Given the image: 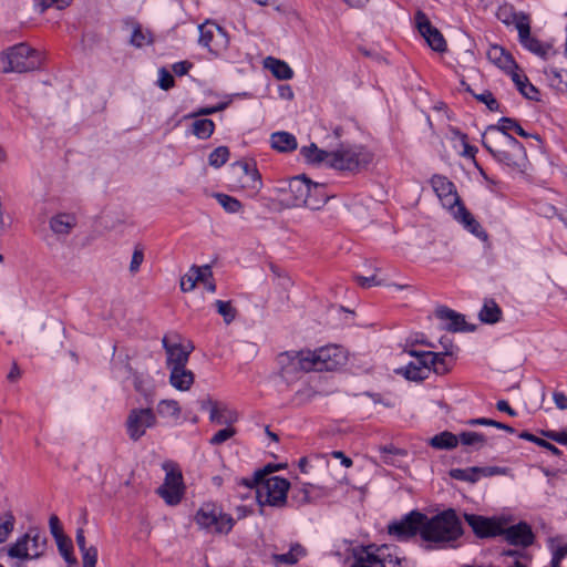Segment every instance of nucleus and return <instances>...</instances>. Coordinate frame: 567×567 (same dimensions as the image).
I'll list each match as a JSON object with an SVG mask.
<instances>
[{
  "mask_svg": "<svg viewBox=\"0 0 567 567\" xmlns=\"http://www.w3.org/2000/svg\"><path fill=\"white\" fill-rule=\"evenodd\" d=\"M270 466L256 471L252 478L243 480V484L256 488V497L260 515H268V507L282 508L287 504V493L290 483L279 476H270Z\"/></svg>",
  "mask_w": 567,
  "mask_h": 567,
  "instance_id": "nucleus-1",
  "label": "nucleus"
},
{
  "mask_svg": "<svg viewBox=\"0 0 567 567\" xmlns=\"http://www.w3.org/2000/svg\"><path fill=\"white\" fill-rule=\"evenodd\" d=\"M431 185L439 197L443 207L450 209L454 218L461 223L465 229L476 237L486 240L487 235L473 215L461 204L455 185L445 176L434 175L431 178Z\"/></svg>",
  "mask_w": 567,
  "mask_h": 567,
  "instance_id": "nucleus-2",
  "label": "nucleus"
},
{
  "mask_svg": "<svg viewBox=\"0 0 567 567\" xmlns=\"http://www.w3.org/2000/svg\"><path fill=\"white\" fill-rule=\"evenodd\" d=\"M462 535L461 522L455 511L447 509L433 517L422 520V540L426 548H442L455 542Z\"/></svg>",
  "mask_w": 567,
  "mask_h": 567,
  "instance_id": "nucleus-3",
  "label": "nucleus"
},
{
  "mask_svg": "<svg viewBox=\"0 0 567 567\" xmlns=\"http://www.w3.org/2000/svg\"><path fill=\"white\" fill-rule=\"evenodd\" d=\"M41 63V53L23 42L9 48L0 54V71L3 73L33 71L40 68Z\"/></svg>",
  "mask_w": 567,
  "mask_h": 567,
  "instance_id": "nucleus-4",
  "label": "nucleus"
},
{
  "mask_svg": "<svg viewBox=\"0 0 567 567\" xmlns=\"http://www.w3.org/2000/svg\"><path fill=\"white\" fill-rule=\"evenodd\" d=\"M498 539L511 546L525 549L535 542L532 526L524 522H515L511 515H498Z\"/></svg>",
  "mask_w": 567,
  "mask_h": 567,
  "instance_id": "nucleus-5",
  "label": "nucleus"
},
{
  "mask_svg": "<svg viewBox=\"0 0 567 567\" xmlns=\"http://www.w3.org/2000/svg\"><path fill=\"white\" fill-rule=\"evenodd\" d=\"M195 522L199 528L215 534L227 535L235 525V519L230 514L214 503L203 504L195 515Z\"/></svg>",
  "mask_w": 567,
  "mask_h": 567,
  "instance_id": "nucleus-6",
  "label": "nucleus"
},
{
  "mask_svg": "<svg viewBox=\"0 0 567 567\" xmlns=\"http://www.w3.org/2000/svg\"><path fill=\"white\" fill-rule=\"evenodd\" d=\"M402 559L390 545H369L355 556L351 567H401Z\"/></svg>",
  "mask_w": 567,
  "mask_h": 567,
  "instance_id": "nucleus-7",
  "label": "nucleus"
},
{
  "mask_svg": "<svg viewBox=\"0 0 567 567\" xmlns=\"http://www.w3.org/2000/svg\"><path fill=\"white\" fill-rule=\"evenodd\" d=\"M371 161V154L362 146H341L331 152L330 167L339 171H357Z\"/></svg>",
  "mask_w": 567,
  "mask_h": 567,
  "instance_id": "nucleus-8",
  "label": "nucleus"
},
{
  "mask_svg": "<svg viewBox=\"0 0 567 567\" xmlns=\"http://www.w3.org/2000/svg\"><path fill=\"white\" fill-rule=\"evenodd\" d=\"M498 69L508 76L516 85L517 90L527 99H533L537 93L535 86L528 81L524 71L515 62L511 53L499 48Z\"/></svg>",
  "mask_w": 567,
  "mask_h": 567,
  "instance_id": "nucleus-9",
  "label": "nucleus"
},
{
  "mask_svg": "<svg viewBox=\"0 0 567 567\" xmlns=\"http://www.w3.org/2000/svg\"><path fill=\"white\" fill-rule=\"evenodd\" d=\"M308 350L286 351L277 355V364L280 375L286 381H292L298 378L301 372L311 371Z\"/></svg>",
  "mask_w": 567,
  "mask_h": 567,
  "instance_id": "nucleus-10",
  "label": "nucleus"
},
{
  "mask_svg": "<svg viewBox=\"0 0 567 567\" xmlns=\"http://www.w3.org/2000/svg\"><path fill=\"white\" fill-rule=\"evenodd\" d=\"M311 371H333L346 362V354L339 346H326L315 351L308 350Z\"/></svg>",
  "mask_w": 567,
  "mask_h": 567,
  "instance_id": "nucleus-11",
  "label": "nucleus"
},
{
  "mask_svg": "<svg viewBox=\"0 0 567 567\" xmlns=\"http://www.w3.org/2000/svg\"><path fill=\"white\" fill-rule=\"evenodd\" d=\"M498 159L519 172L525 169L527 162L523 145L506 133L498 135Z\"/></svg>",
  "mask_w": 567,
  "mask_h": 567,
  "instance_id": "nucleus-12",
  "label": "nucleus"
},
{
  "mask_svg": "<svg viewBox=\"0 0 567 567\" xmlns=\"http://www.w3.org/2000/svg\"><path fill=\"white\" fill-rule=\"evenodd\" d=\"M155 412L150 408H135L128 412L125 427L128 437L136 442L145 435L148 429L156 425Z\"/></svg>",
  "mask_w": 567,
  "mask_h": 567,
  "instance_id": "nucleus-13",
  "label": "nucleus"
},
{
  "mask_svg": "<svg viewBox=\"0 0 567 567\" xmlns=\"http://www.w3.org/2000/svg\"><path fill=\"white\" fill-rule=\"evenodd\" d=\"M424 519L425 514L412 511L402 519L389 524L388 533L399 542L409 540L417 534L422 537V520Z\"/></svg>",
  "mask_w": 567,
  "mask_h": 567,
  "instance_id": "nucleus-14",
  "label": "nucleus"
},
{
  "mask_svg": "<svg viewBox=\"0 0 567 567\" xmlns=\"http://www.w3.org/2000/svg\"><path fill=\"white\" fill-rule=\"evenodd\" d=\"M198 43L207 48L209 52L218 54L228 47V35L217 23L206 21L198 27Z\"/></svg>",
  "mask_w": 567,
  "mask_h": 567,
  "instance_id": "nucleus-15",
  "label": "nucleus"
},
{
  "mask_svg": "<svg viewBox=\"0 0 567 567\" xmlns=\"http://www.w3.org/2000/svg\"><path fill=\"white\" fill-rule=\"evenodd\" d=\"M234 173L237 175V184L243 189L256 195L262 187L261 175L256 164L252 162L240 161L234 164Z\"/></svg>",
  "mask_w": 567,
  "mask_h": 567,
  "instance_id": "nucleus-16",
  "label": "nucleus"
},
{
  "mask_svg": "<svg viewBox=\"0 0 567 567\" xmlns=\"http://www.w3.org/2000/svg\"><path fill=\"white\" fill-rule=\"evenodd\" d=\"M414 20L417 31L429 47L436 52H444L446 50V41L440 30L432 25L426 14L419 10L415 13Z\"/></svg>",
  "mask_w": 567,
  "mask_h": 567,
  "instance_id": "nucleus-17",
  "label": "nucleus"
},
{
  "mask_svg": "<svg viewBox=\"0 0 567 567\" xmlns=\"http://www.w3.org/2000/svg\"><path fill=\"white\" fill-rule=\"evenodd\" d=\"M157 493L167 505H177L184 494L183 476L181 472H167L164 484L158 487Z\"/></svg>",
  "mask_w": 567,
  "mask_h": 567,
  "instance_id": "nucleus-18",
  "label": "nucleus"
},
{
  "mask_svg": "<svg viewBox=\"0 0 567 567\" xmlns=\"http://www.w3.org/2000/svg\"><path fill=\"white\" fill-rule=\"evenodd\" d=\"M203 410L209 412V420L216 424H233L238 420L236 411L228 408L226 404L213 401L207 398L200 402Z\"/></svg>",
  "mask_w": 567,
  "mask_h": 567,
  "instance_id": "nucleus-19",
  "label": "nucleus"
},
{
  "mask_svg": "<svg viewBox=\"0 0 567 567\" xmlns=\"http://www.w3.org/2000/svg\"><path fill=\"white\" fill-rule=\"evenodd\" d=\"M163 347L167 354V368L185 367L188 362V358L194 347L189 343L188 346H182L177 342H171L167 337H164Z\"/></svg>",
  "mask_w": 567,
  "mask_h": 567,
  "instance_id": "nucleus-20",
  "label": "nucleus"
},
{
  "mask_svg": "<svg viewBox=\"0 0 567 567\" xmlns=\"http://www.w3.org/2000/svg\"><path fill=\"white\" fill-rule=\"evenodd\" d=\"M308 178L305 176L292 177L286 189L285 202L290 207H303L307 203L306 192H308Z\"/></svg>",
  "mask_w": 567,
  "mask_h": 567,
  "instance_id": "nucleus-21",
  "label": "nucleus"
},
{
  "mask_svg": "<svg viewBox=\"0 0 567 567\" xmlns=\"http://www.w3.org/2000/svg\"><path fill=\"white\" fill-rule=\"evenodd\" d=\"M518 39L522 45L534 54L544 56L548 47L544 45L539 40L530 35L529 18H520L517 25Z\"/></svg>",
  "mask_w": 567,
  "mask_h": 567,
  "instance_id": "nucleus-22",
  "label": "nucleus"
},
{
  "mask_svg": "<svg viewBox=\"0 0 567 567\" xmlns=\"http://www.w3.org/2000/svg\"><path fill=\"white\" fill-rule=\"evenodd\" d=\"M436 317L445 322V329L451 332L473 331L474 326L465 321V317L456 311L441 307L436 310Z\"/></svg>",
  "mask_w": 567,
  "mask_h": 567,
  "instance_id": "nucleus-23",
  "label": "nucleus"
},
{
  "mask_svg": "<svg viewBox=\"0 0 567 567\" xmlns=\"http://www.w3.org/2000/svg\"><path fill=\"white\" fill-rule=\"evenodd\" d=\"M411 355L415 357V361L410 362L406 367L400 370L408 380L412 381H422L429 377L431 372L430 365H427V361L423 357V351H410Z\"/></svg>",
  "mask_w": 567,
  "mask_h": 567,
  "instance_id": "nucleus-24",
  "label": "nucleus"
},
{
  "mask_svg": "<svg viewBox=\"0 0 567 567\" xmlns=\"http://www.w3.org/2000/svg\"><path fill=\"white\" fill-rule=\"evenodd\" d=\"M466 523L472 527L476 536L489 537L496 535V518H485L474 514H465Z\"/></svg>",
  "mask_w": 567,
  "mask_h": 567,
  "instance_id": "nucleus-25",
  "label": "nucleus"
},
{
  "mask_svg": "<svg viewBox=\"0 0 567 567\" xmlns=\"http://www.w3.org/2000/svg\"><path fill=\"white\" fill-rule=\"evenodd\" d=\"M49 226L58 238L63 239L76 226V217L72 214L60 213L50 218Z\"/></svg>",
  "mask_w": 567,
  "mask_h": 567,
  "instance_id": "nucleus-26",
  "label": "nucleus"
},
{
  "mask_svg": "<svg viewBox=\"0 0 567 567\" xmlns=\"http://www.w3.org/2000/svg\"><path fill=\"white\" fill-rule=\"evenodd\" d=\"M308 192H306L307 203L303 207L310 209H320L329 199V195L326 192V185L319 183H312L308 179Z\"/></svg>",
  "mask_w": 567,
  "mask_h": 567,
  "instance_id": "nucleus-27",
  "label": "nucleus"
},
{
  "mask_svg": "<svg viewBox=\"0 0 567 567\" xmlns=\"http://www.w3.org/2000/svg\"><path fill=\"white\" fill-rule=\"evenodd\" d=\"M169 383L178 391H187L194 383V373L185 367L172 368Z\"/></svg>",
  "mask_w": 567,
  "mask_h": 567,
  "instance_id": "nucleus-28",
  "label": "nucleus"
},
{
  "mask_svg": "<svg viewBox=\"0 0 567 567\" xmlns=\"http://www.w3.org/2000/svg\"><path fill=\"white\" fill-rule=\"evenodd\" d=\"M307 555V549L299 543H293L287 553L272 554L271 559L275 565H296Z\"/></svg>",
  "mask_w": 567,
  "mask_h": 567,
  "instance_id": "nucleus-29",
  "label": "nucleus"
},
{
  "mask_svg": "<svg viewBox=\"0 0 567 567\" xmlns=\"http://www.w3.org/2000/svg\"><path fill=\"white\" fill-rule=\"evenodd\" d=\"M270 145L274 150L281 153H289L297 148L298 143L291 133L288 132H275L270 135Z\"/></svg>",
  "mask_w": 567,
  "mask_h": 567,
  "instance_id": "nucleus-30",
  "label": "nucleus"
},
{
  "mask_svg": "<svg viewBox=\"0 0 567 567\" xmlns=\"http://www.w3.org/2000/svg\"><path fill=\"white\" fill-rule=\"evenodd\" d=\"M203 274L205 276H212V269L209 266H193L182 277L181 279V289L184 292L192 291L196 284L198 282V279H203Z\"/></svg>",
  "mask_w": 567,
  "mask_h": 567,
  "instance_id": "nucleus-31",
  "label": "nucleus"
},
{
  "mask_svg": "<svg viewBox=\"0 0 567 567\" xmlns=\"http://www.w3.org/2000/svg\"><path fill=\"white\" fill-rule=\"evenodd\" d=\"M28 536V545L30 548L29 559H37L45 551L47 537L38 528H30Z\"/></svg>",
  "mask_w": 567,
  "mask_h": 567,
  "instance_id": "nucleus-32",
  "label": "nucleus"
},
{
  "mask_svg": "<svg viewBox=\"0 0 567 567\" xmlns=\"http://www.w3.org/2000/svg\"><path fill=\"white\" fill-rule=\"evenodd\" d=\"M496 473L495 467H471L466 470L455 468L451 471V476L456 480L476 482L481 475L493 476Z\"/></svg>",
  "mask_w": 567,
  "mask_h": 567,
  "instance_id": "nucleus-33",
  "label": "nucleus"
},
{
  "mask_svg": "<svg viewBox=\"0 0 567 567\" xmlns=\"http://www.w3.org/2000/svg\"><path fill=\"white\" fill-rule=\"evenodd\" d=\"M300 153L307 159L308 163L327 164L328 166H330L331 152L318 148V146L315 143H311L309 146H303Z\"/></svg>",
  "mask_w": 567,
  "mask_h": 567,
  "instance_id": "nucleus-34",
  "label": "nucleus"
},
{
  "mask_svg": "<svg viewBox=\"0 0 567 567\" xmlns=\"http://www.w3.org/2000/svg\"><path fill=\"white\" fill-rule=\"evenodd\" d=\"M423 357L427 361V365H430L431 371L436 374L443 375L450 371L451 362L446 361L447 355L431 351H423Z\"/></svg>",
  "mask_w": 567,
  "mask_h": 567,
  "instance_id": "nucleus-35",
  "label": "nucleus"
},
{
  "mask_svg": "<svg viewBox=\"0 0 567 567\" xmlns=\"http://www.w3.org/2000/svg\"><path fill=\"white\" fill-rule=\"evenodd\" d=\"M265 66L279 80H290L293 76L291 68L284 61L272 56L265 60Z\"/></svg>",
  "mask_w": 567,
  "mask_h": 567,
  "instance_id": "nucleus-36",
  "label": "nucleus"
},
{
  "mask_svg": "<svg viewBox=\"0 0 567 567\" xmlns=\"http://www.w3.org/2000/svg\"><path fill=\"white\" fill-rule=\"evenodd\" d=\"M429 444L435 450H452L457 446L458 437L449 431H443L429 440Z\"/></svg>",
  "mask_w": 567,
  "mask_h": 567,
  "instance_id": "nucleus-37",
  "label": "nucleus"
},
{
  "mask_svg": "<svg viewBox=\"0 0 567 567\" xmlns=\"http://www.w3.org/2000/svg\"><path fill=\"white\" fill-rule=\"evenodd\" d=\"M156 412L161 417L177 420L181 415V406L175 400H161Z\"/></svg>",
  "mask_w": 567,
  "mask_h": 567,
  "instance_id": "nucleus-38",
  "label": "nucleus"
},
{
  "mask_svg": "<svg viewBox=\"0 0 567 567\" xmlns=\"http://www.w3.org/2000/svg\"><path fill=\"white\" fill-rule=\"evenodd\" d=\"M28 532L17 539V542L9 546L8 555L12 558H18L20 560H29L30 548L28 545Z\"/></svg>",
  "mask_w": 567,
  "mask_h": 567,
  "instance_id": "nucleus-39",
  "label": "nucleus"
},
{
  "mask_svg": "<svg viewBox=\"0 0 567 567\" xmlns=\"http://www.w3.org/2000/svg\"><path fill=\"white\" fill-rule=\"evenodd\" d=\"M214 131L215 123L209 118H199L192 124V133L200 140L209 138Z\"/></svg>",
  "mask_w": 567,
  "mask_h": 567,
  "instance_id": "nucleus-40",
  "label": "nucleus"
},
{
  "mask_svg": "<svg viewBox=\"0 0 567 567\" xmlns=\"http://www.w3.org/2000/svg\"><path fill=\"white\" fill-rule=\"evenodd\" d=\"M214 197L218 204L229 214H236L241 210L243 204L235 197L223 193H215Z\"/></svg>",
  "mask_w": 567,
  "mask_h": 567,
  "instance_id": "nucleus-41",
  "label": "nucleus"
},
{
  "mask_svg": "<svg viewBox=\"0 0 567 567\" xmlns=\"http://www.w3.org/2000/svg\"><path fill=\"white\" fill-rule=\"evenodd\" d=\"M457 437L458 443L474 449H481L486 442V437L477 432H462Z\"/></svg>",
  "mask_w": 567,
  "mask_h": 567,
  "instance_id": "nucleus-42",
  "label": "nucleus"
},
{
  "mask_svg": "<svg viewBox=\"0 0 567 567\" xmlns=\"http://www.w3.org/2000/svg\"><path fill=\"white\" fill-rule=\"evenodd\" d=\"M520 18H528V16L523 12H514L512 8L508 7H502L498 10V20H501L506 25L513 24L516 30Z\"/></svg>",
  "mask_w": 567,
  "mask_h": 567,
  "instance_id": "nucleus-43",
  "label": "nucleus"
},
{
  "mask_svg": "<svg viewBox=\"0 0 567 567\" xmlns=\"http://www.w3.org/2000/svg\"><path fill=\"white\" fill-rule=\"evenodd\" d=\"M462 85L470 92L478 102L485 104L489 111L496 110V99L488 90H483L481 93L474 92L468 84L462 81Z\"/></svg>",
  "mask_w": 567,
  "mask_h": 567,
  "instance_id": "nucleus-44",
  "label": "nucleus"
},
{
  "mask_svg": "<svg viewBox=\"0 0 567 567\" xmlns=\"http://www.w3.org/2000/svg\"><path fill=\"white\" fill-rule=\"evenodd\" d=\"M478 318L484 323L496 322V301L493 298L485 299L484 305L478 312Z\"/></svg>",
  "mask_w": 567,
  "mask_h": 567,
  "instance_id": "nucleus-45",
  "label": "nucleus"
},
{
  "mask_svg": "<svg viewBox=\"0 0 567 567\" xmlns=\"http://www.w3.org/2000/svg\"><path fill=\"white\" fill-rule=\"evenodd\" d=\"M55 540L59 551L65 559V561L70 565H76L78 560L72 554L73 546L71 539L66 536H63L60 538H55Z\"/></svg>",
  "mask_w": 567,
  "mask_h": 567,
  "instance_id": "nucleus-46",
  "label": "nucleus"
},
{
  "mask_svg": "<svg viewBox=\"0 0 567 567\" xmlns=\"http://www.w3.org/2000/svg\"><path fill=\"white\" fill-rule=\"evenodd\" d=\"M229 158V150L226 146L216 147L208 156V163L215 168L221 167Z\"/></svg>",
  "mask_w": 567,
  "mask_h": 567,
  "instance_id": "nucleus-47",
  "label": "nucleus"
},
{
  "mask_svg": "<svg viewBox=\"0 0 567 567\" xmlns=\"http://www.w3.org/2000/svg\"><path fill=\"white\" fill-rule=\"evenodd\" d=\"M130 42L136 48H142L145 44H151L153 38L150 31H144L141 25L137 24L132 32Z\"/></svg>",
  "mask_w": 567,
  "mask_h": 567,
  "instance_id": "nucleus-48",
  "label": "nucleus"
},
{
  "mask_svg": "<svg viewBox=\"0 0 567 567\" xmlns=\"http://www.w3.org/2000/svg\"><path fill=\"white\" fill-rule=\"evenodd\" d=\"M315 486L311 484H303L301 487H295L292 491V499L299 505L309 503L313 497Z\"/></svg>",
  "mask_w": 567,
  "mask_h": 567,
  "instance_id": "nucleus-49",
  "label": "nucleus"
},
{
  "mask_svg": "<svg viewBox=\"0 0 567 567\" xmlns=\"http://www.w3.org/2000/svg\"><path fill=\"white\" fill-rule=\"evenodd\" d=\"M215 306L217 308V312L223 317L227 324L235 320L237 310L233 307L230 301L216 300Z\"/></svg>",
  "mask_w": 567,
  "mask_h": 567,
  "instance_id": "nucleus-50",
  "label": "nucleus"
},
{
  "mask_svg": "<svg viewBox=\"0 0 567 567\" xmlns=\"http://www.w3.org/2000/svg\"><path fill=\"white\" fill-rule=\"evenodd\" d=\"M16 518L12 513L8 512L0 519V544L6 542L14 529Z\"/></svg>",
  "mask_w": 567,
  "mask_h": 567,
  "instance_id": "nucleus-51",
  "label": "nucleus"
},
{
  "mask_svg": "<svg viewBox=\"0 0 567 567\" xmlns=\"http://www.w3.org/2000/svg\"><path fill=\"white\" fill-rule=\"evenodd\" d=\"M509 131H515L518 135L524 136V130L513 120L503 117L498 120V135L502 133L509 134Z\"/></svg>",
  "mask_w": 567,
  "mask_h": 567,
  "instance_id": "nucleus-52",
  "label": "nucleus"
},
{
  "mask_svg": "<svg viewBox=\"0 0 567 567\" xmlns=\"http://www.w3.org/2000/svg\"><path fill=\"white\" fill-rule=\"evenodd\" d=\"M519 437L524 439V440H527V441H530V442H534L537 445H539V446L550 451L555 455H558L560 453V451L555 445H553L551 443H549V442H547V441H545L543 439H539V437H537L534 434H530L528 432H522L519 434Z\"/></svg>",
  "mask_w": 567,
  "mask_h": 567,
  "instance_id": "nucleus-53",
  "label": "nucleus"
},
{
  "mask_svg": "<svg viewBox=\"0 0 567 567\" xmlns=\"http://www.w3.org/2000/svg\"><path fill=\"white\" fill-rule=\"evenodd\" d=\"M72 0H35V6L40 12H44L48 8L55 7L62 10L71 4Z\"/></svg>",
  "mask_w": 567,
  "mask_h": 567,
  "instance_id": "nucleus-54",
  "label": "nucleus"
},
{
  "mask_svg": "<svg viewBox=\"0 0 567 567\" xmlns=\"http://www.w3.org/2000/svg\"><path fill=\"white\" fill-rule=\"evenodd\" d=\"M236 433V430L234 427H225L216 432L209 440V443L212 445H220L227 440L231 439Z\"/></svg>",
  "mask_w": 567,
  "mask_h": 567,
  "instance_id": "nucleus-55",
  "label": "nucleus"
},
{
  "mask_svg": "<svg viewBox=\"0 0 567 567\" xmlns=\"http://www.w3.org/2000/svg\"><path fill=\"white\" fill-rule=\"evenodd\" d=\"M83 567H95L97 561V549L93 546L87 549L81 551Z\"/></svg>",
  "mask_w": 567,
  "mask_h": 567,
  "instance_id": "nucleus-56",
  "label": "nucleus"
},
{
  "mask_svg": "<svg viewBox=\"0 0 567 567\" xmlns=\"http://www.w3.org/2000/svg\"><path fill=\"white\" fill-rule=\"evenodd\" d=\"M113 370L116 377H121L124 379L130 378L132 374V367L130 365L127 360H122L121 362H113Z\"/></svg>",
  "mask_w": 567,
  "mask_h": 567,
  "instance_id": "nucleus-57",
  "label": "nucleus"
},
{
  "mask_svg": "<svg viewBox=\"0 0 567 567\" xmlns=\"http://www.w3.org/2000/svg\"><path fill=\"white\" fill-rule=\"evenodd\" d=\"M496 131V126L494 125H489L486 131L483 133L482 135V143L484 145V147L493 155L495 156L496 153H495V150L493 147V140H492V135L493 133Z\"/></svg>",
  "mask_w": 567,
  "mask_h": 567,
  "instance_id": "nucleus-58",
  "label": "nucleus"
},
{
  "mask_svg": "<svg viewBox=\"0 0 567 567\" xmlns=\"http://www.w3.org/2000/svg\"><path fill=\"white\" fill-rule=\"evenodd\" d=\"M144 260V252L143 249L136 247L132 255V260L130 264V270L131 272L135 274L140 270V267Z\"/></svg>",
  "mask_w": 567,
  "mask_h": 567,
  "instance_id": "nucleus-59",
  "label": "nucleus"
},
{
  "mask_svg": "<svg viewBox=\"0 0 567 567\" xmlns=\"http://www.w3.org/2000/svg\"><path fill=\"white\" fill-rule=\"evenodd\" d=\"M158 85L161 89H163L165 91H167L174 86V78L165 69H161V71H159Z\"/></svg>",
  "mask_w": 567,
  "mask_h": 567,
  "instance_id": "nucleus-60",
  "label": "nucleus"
},
{
  "mask_svg": "<svg viewBox=\"0 0 567 567\" xmlns=\"http://www.w3.org/2000/svg\"><path fill=\"white\" fill-rule=\"evenodd\" d=\"M50 532L54 538L63 537V530L60 519L56 515H52L49 519Z\"/></svg>",
  "mask_w": 567,
  "mask_h": 567,
  "instance_id": "nucleus-61",
  "label": "nucleus"
},
{
  "mask_svg": "<svg viewBox=\"0 0 567 567\" xmlns=\"http://www.w3.org/2000/svg\"><path fill=\"white\" fill-rule=\"evenodd\" d=\"M355 281L362 288H370L372 286H379L380 281L377 280L374 275L365 277V276H355Z\"/></svg>",
  "mask_w": 567,
  "mask_h": 567,
  "instance_id": "nucleus-62",
  "label": "nucleus"
},
{
  "mask_svg": "<svg viewBox=\"0 0 567 567\" xmlns=\"http://www.w3.org/2000/svg\"><path fill=\"white\" fill-rule=\"evenodd\" d=\"M190 68L192 63H189L188 61H181L173 64V72L176 75L182 76L187 74Z\"/></svg>",
  "mask_w": 567,
  "mask_h": 567,
  "instance_id": "nucleus-63",
  "label": "nucleus"
},
{
  "mask_svg": "<svg viewBox=\"0 0 567 567\" xmlns=\"http://www.w3.org/2000/svg\"><path fill=\"white\" fill-rule=\"evenodd\" d=\"M555 404L560 410L567 409V396L561 392H555L554 395Z\"/></svg>",
  "mask_w": 567,
  "mask_h": 567,
  "instance_id": "nucleus-64",
  "label": "nucleus"
}]
</instances>
